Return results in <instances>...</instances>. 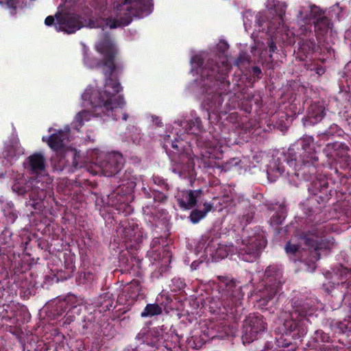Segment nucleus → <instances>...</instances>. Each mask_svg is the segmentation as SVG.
<instances>
[{
	"label": "nucleus",
	"instance_id": "nucleus-1",
	"mask_svg": "<svg viewBox=\"0 0 351 351\" xmlns=\"http://www.w3.org/2000/svg\"><path fill=\"white\" fill-rule=\"evenodd\" d=\"M96 50L103 55L101 60L85 58L84 63L90 68H101L105 76V85L102 90L86 89L82 97L88 101L93 108L92 113L97 117H108L112 120H118L122 114L123 121H127L128 115L122 112L125 104L124 98L117 94L122 90L119 80L113 78L114 72L118 66L116 63L118 49L108 33H104L102 38L95 45Z\"/></svg>",
	"mask_w": 351,
	"mask_h": 351
},
{
	"label": "nucleus",
	"instance_id": "nucleus-2",
	"mask_svg": "<svg viewBox=\"0 0 351 351\" xmlns=\"http://www.w3.org/2000/svg\"><path fill=\"white\" fill-rule=\"evenodd\" d=\"M300 147L292 146L278 158L269 171L279 176L285 173L295 176L298 180L314 182L317 179L318 156L315 149L314 138L306 136L299 141Z\"/></svg>",
	"mask_w": 351,
	"mask_h": 351
},
{
	"label": "nucleus",
	"instance_id": "nucleus-3",
	"mask_svg": "<svg viewBox=\"0 0 351 351\" xmlns=\"http://www.w3.org/2000/svg\"><path fill=\"white\" fill-rule=\"evenodd\" d=\"M230 65L227 60L219 61V58H210L201 70L202 87L207 94L204 105L209 112H218L223 102V95L230 91L228 80Z\"/></svg>",
	"mask_w": 351,
	"mask_h": 351
},
{
	"label": "nucleus",
	"instance_id": "nucleus-4",
	"mask_svg": "<svg viewBox=\"0 0 351 351\" xmlns=\"http://www.w3.org/2000/svg\"><path fill=\"white\" fill-rule=\"evenodd\" d=\"M311 306L302 299H293L291 308L288 310L286 317L280 320L276 328V343L278 347L287 348L292 344L293 340L300 339L307 333L308 322L307 316L311 315Z\"/></svg>",
	"mask_w": 351,
	"mask_h": 351
},
{
	"label": "nucleus",
	"instance_id": "nucleus-5",
	"mask_svg": "<svg viewBox=\"0 0 351 351\" xmlns=\"http://www.w3.org/2000/svg\"><path fill=\"white\" fill-rule=\"evenodd\" d=\"M300 244L287 242L285 250L287 254L300 252V261L315 269L316 262L320 258L321 252L326 254L334 245L332 237L326 236L317 230L303 232L299 234Z\"/></svg>",
	"mask_w": 351,
	"mask_h": 351
},
{
	"label": "nucleus",
	"instance_id": "nucleus-6",
	"mask_svg": "<svg viewBox=\"0 0 351 351\" xmlns=\"http://www.w3.org/2000/svg\"><path fill=\"white\" fill-rule=\"evenodd\" d=\"M221 306L219 313L231 315L234 319L241 316L244 308V292L242 286L236 280L226 276H217Z\"/></svg>",
	"mask_w": 351,
	"mask_h": 351
},
{
	"label": "nucleus",
	"instance_id": "nucleus-7",
	"mask_svg": "<svg viewBox=\"0 0 351 351\" xmlns=\"http://www.w3.org/2000/svg\"><path fill=\"white\" fill-rule=\"evenodd\" d=\"M152 0H124L116 7L115 17L108 18L106 25L111 29L128 25L133 17H143L153 10Z\"/></svg>",
	"mask_w": 351,
	"mask_h": 351
},
{
	"label": "nucleus",
	"instance_id": "nucleus-8",
	"mask_svg": "<svg viewBox=\"0 0 351 351\" xmlns=\"http://www.w3.org/2000/svg\"><path fill=\"white\" fill-rule=\"evenodd\" d=\"M238 255L245 262L252 263L261 256L267 245L265 232L259 226L243 229L240 241L237 240Z\"/></svg>",
	"mask_w": 351,
	"mask_h": 351
},
{
	"label": "nucleus",
	"instance_id": "nucleus-9",
	"mask_svg": "<svg viewBox=\"0 0 351 351\" xmlns=\"http://www.w3.org/2000/svg\"><path fill=\"white\" fill-rule=\"evenodd\" d=\"M46 187L47 184L40 181L38 177L27 180L21 176L14 180L12 190L18 195L23 197L28 194L29 200L27 205L40 211L44 207L43 200L47 197Z\"/></svg>",
	"mask_w": 351,
	"mask_h": 351
},
{
	"label": "nucleus",
	"instance_id": "nucleus-10",
	"mask_svg": "<svg viewBox=\"0 0 351 351\" xmlns=\"http://www.w3.org/2000/svg\"><path fill=\"white\" fill-rule=\"evenodd\" d=\"M286 4L275 0L268 1L267 10L259 12L256 16V23L260 27L259 30H265L274 34L280 27L284 21L286 12Z\"/></svg>",
	"mask_w": 351,
	"mask_h": 351
},
{
	"label": "nucleus",
	"instance_id": "nucleus-11",
	"mask_svg": "<svg viewBox=\"0 0 351 351\" xmlns=\"http://www.w3.org/2000/svg\"><path fill=\"white\" fill-rule=\"evenodd\" d=\"M283 282L281 269L276 265L268 266L265 271L262 288L256 293L259 304L267 306L278 293Z\"/></svg>",
	"mask_w": 351,
	"mask_h": 351
},
{
	"label": "nucleus",
	"instance_id": "nucleus-12",
	"mask_svg": "<svg viewBox=\"0 0 351 351\" xmlns=\"http://www.w3.org/2000/svg\"><path fill=\"white\" fill-rule=\"evenodd\" d=\"M184 141L175 138L171 145L168 156L173 163V172L180 176L186 171L192 160L189 154L184 149Z\"/></svg>",
	"mask_w": 351,
	"mask_h": 351
},
{
	"label": "nucleus",
	"instance_id": "nucleus-13",
	"mask_svg": "<svg viewBox=\"0 0 351 351\" xmlns=\"http://www.w3.org/2000/svg\"><path fill=\"white\" fill-rule=\"evenodd\" d=\"M267 328V323L260 314H250L244 321L242 341L243 344L250 343L256 339L257 335Z\"/></svg>",
	"mask_w": 351,
	"mask_h": 351
},
{
	"label": "nucleus",
	"instance_id": "nucleus-14",
	"mask_svg": "<svg viewBox=\"0 0 351 351\" xmlns=\"http://www.w3.org/2000/svg\"><path fill=\"white\" fill-rule=\"evenodd\" d=\"M123 160L121 154L112 153L97 157L96 159V165H98L105 176H114V178L116 180L117 179V173L123 167Z\"/></svg>",
	"mask_w": 351,
	"mask_h": 351
},
{
	"label": "nucleus",
	"instance_id": "nucleus-15",
	"mask_svg": "<svg viewBox=\"0 0 351 351\" xmlns=\"http://www.w3.org/2000/svg\"><path fill=\"white\" fill-rule=\"evenodd\" d=\"M312 31V24L305 22L299 29L298 53L306 58L315 51L317 44Z\"/></svg>",
	"mask_w": 351,
	"mask_h": 351
},
{
	"label": "nucleus",
	"instance_id": "nucleus-16",
	"mask_svg": "<svg viewBox=\"0 0 351 351\" xmlns=\"http://www.w3.org/2000/svg\"><path fill=\"white\" fill-rule=\"evenodd\" d=\"M56 16V29L67 34L75 33L82 27L80 16L73 13L58 14Z\"/></svg>",
	"mask_w": 351,
	"mask_h": 351
},
{
	"label": "nucleus",
	"instance_id": "nucleus-17",
	"mask_svg": "<svg viewBox=\"0 0 351 351\" xmlns=\"http://www.w3.org/2000/svg\"><path fill=\"white\" fill-rule=\"evenodd\" d=\"M163 326L154 327L147 331L141 330L136 337L139 345H147L148 346L158 349L164 343L162 341Z\"/></svg>",
	"mask_w": 351,
	"mask_h": 351
},
{
	"label": "nucleus",
	"instance_id": "nucleus-18",
	"mask_svg": "<svg viewBox=\"0 0 351 351\" xmlns=\"http://www.w3.org/2000/svg\"><path fill=\"white\" fill-rule=\"evenodd\" d=\"M137 178L134 174L133 170L128 169L125 171L121 178H119L121 184L113 192L112 195H119L120 197L117 201L123 202L125 201V196L130 194L136 185Z\"/></svg>",
	"mask_w": 351,
	"mask_h": 351
},
{
	"label": "nucleus",
	"instance_id": "nucleus-19",
	"mask_svg": "<svg viewBox=\"0 0 351 351\" xmlns=\"http://www.w3.org/2000/svg\"><path fill=\"white\" fill-rule=\"evenodd\" d=\"M58 160L55 163L57 170L63 171L69 167V171L82 167L79 163L80 156L75 149L65 152L63 154H60L58 156Z\"/></svg>",
	"mask_w": 351,
	"mask_h": 351
},
{
	"label": "nucleus",
	"instance_id": "nucleus-20",
	"mask_svg": "<svg viewBox=\"0 0 351 351\" xmlns=\"http://www.w3.org/2000/svg\"><path fill=\"white\" fill-rule=\"evenodd\" d=\"M326 115L325 107L320 101H313L307 109L304 124L313 125L320 122Z\"/></svg>",
	"mask_w": 351,
	"mask_h": 351
},
{
	"label": "nucleus",
	"instance_id": "nucleus-21",
	"mask_svg": "<svg viewBox=\"0 0 351 351\" xmlns=\"http://www.w3.org/2000/svg\"><path fill=\"white\" fill-rule=\"evenodd\" d=\"M143 232L138 225L135 223H129L123 230L122 239L125 243H132L131 246L140 244L143 241Z\"/></svg>",
	"mask_w": 351,
	"mask_h": 351
},
{
	"label": "nucleus",
	"instance_id": "nucleus-22",
	"mask_svg": "<svg viewBox=\"0 0 351 351\" xmlns=\"http://www.w3.org/2000/svg\"><path fill=\"white\" fill-rule=\"evenodd\" d=\"M27 169L32 173H38L45 168V158L40 152H36L27 157L24 163Z\"/></svg>",
	"mask_w": 351,
	"mask_h": 351
},
{
	"label": "nucleus",
	"instance_id": "nucleus-23",
	"mask_svg": "<svg viewBox=\"0 0 351 351\" xmlns=\"http://www.w3.org/2000/svg\"><path fill=\"white\" fill-rule=\"evenodd\" d=\"M202 193L201 190H189L182 192V197L178 198V204L180 208L189 210L197 204V198Z\"/></svg>",
	"mask_w": 351,
	"mask_h": 351
},
{
	"label": "nucleus",
	"instance_id": "nucleus-24",
	"mask_svg": "<svg viewBox=\"0 0 351 351\" xmlns=\"http://www.w3.org/2000/svg\"><path fill=\"white\" fill-rule=\"evenodd\" d=\"M66 301L69 305L67 312L65 315L66 320L64 323L70 324L73 322L75 315H80L82 310V302L79 300L74 295H70L66 297Z\"/></svg>",
	"mask_w": 351,
	"mask_h": 351
},
{
	"label": "nucleus",
	"instance_id": "nucleus-25",
	"mask_svg": "<svg viewBox=\"0 0 351 351\" xmlns=\"http://www.w3.org/2000/svg\"><path fill=\"white\" fill-rule=\"evenodd\" d=\"M339 275L341 280L339 288L344 298L351 300V269L342 267L339 269Z\"/></svg>",
	"mask_w": 351,
	"mask_h": 351
},
{
	"label": "nucleus",
	"instance_id": "nucleus-26",
	"mask_svg": "<svg viewBox=\"0 0 351 351\" xmlns=\"http://www.w3.org/2000/svg\"><path fill=\"white\" fill-rule=\"evenodd\" d=\"M315 35L317 38H322L328 32H332L333 24L331 20L327 17H322L313 22Z\"/></svg>",
	"mask_w": 351,
	"mask_h": 351
},
{
	"label": "nucleus",
	"instance_id": "nucleus-27",
	"mask_svg": "<svg viewBox=\"0 0 351 351\" xmlns=\"http://www.w3.org/2000/svg\"><path fill=\"white\" fill-rule=\"evenodd\" d=\"M114 298L112 294L106 292L97 297L95 302V307L99 313H104L110 311L113 308Z\"/></svg>",
	"mask_w": 351,
	"mask_h": 351
},
{
	"label": "nucleus",
	"instance_id": "nucleus-28",
	"mask_svg": "<svg viewBox=\"0 0 351 351\" xmlns=\"http://www.w3.org/2000/svg\"><path fill=\"white\" fill-rule=\"evenodd\" d=\"M68 136L67 132L59 130L49 136L47 144L51 149L58 151L64 147L65 141L68 139Z\"/></svg>",
	"mask_w": 351,
	"mask_h": 351
},
{
	"label": "nucleus",
	"instance_id": "nucleus-29",
	"mask_svg": "<svg viewBox=\"0 0 351 351\" xmlns=\"http://www.w3.org/2000/svg\"><path fill=\"white\" fill-rule=\"evenodd\" d=\"M213 204L205 202L203 204V208H195L192 210L189 217L190 221L193 224L198 223L202 219H204L207 214L213 209Z\"/></svg>",
	"mask_w": 351,
	"mask_h": 351
},
{
	"label": "nucleus",
	"instance_id": "nucleus-30",
	"mask_svg": "<svg viewBox=\"0 0 351 351\" xmlns=\"http://www.w3.org/2000/svg\"><path fill=\"white\" fill-rule=\"evenodd\" d=\"M162 341L164 343L162 347L165 348L167 350H173L178 348L180 342V337L174 332H166L163 330L162 332Z\"/></svg>",
	"mask_w": 351,
	"mask_h": 351
},
{
	"label": "nucleus",
	"instance_id": "nucleus-31",
	"mask_svg": "<svg viewBox=\"0 0 351 351\" xmlns=\"http://www.w3.org/2000/svg\"><path fill=\"white\" fill-rule=\"evenodd\" d=\"M256 105L260 107L261 101L259 99L255 97L252 94H246L241 100L240 107L241 109L247 113H250L252 110V107Z\"/></svg>",
	"mask_w": 351,
	"mask_h": 351
},
{
	"label": "nucleus",
	"instance_id": "nucleus-32",
	"mask_svg": "<svg viewBox=\"0 0 351 351\" xmlns=\"http://www.w3.org/2000/svg\"><path fill=\"white\" fill-rule=\"evenodd\" d=\"M182 127L188 134L198 135L203 130L201 119L196 117L184 123Z\"/></svg>",
	"mask_w": 351,
	"mask_h": 351
},
{
	"label": "nucleus",
	"instance_id": "nucleus-33",
	"mask_svg": "<svg viewBox=\"0 0 351 351\" xmlns=\"http://www.w3.org/2000/svg\"><path fill=\"white\" fill-rule=\"evenodd\" d=\"M349 147L344 143L337 142L336 150H335V159H342L345 164L348 166L351 162V158L348 155Z\"/></svg>",
	"mask_w": 351,
	"mask_h": 351
},
{
	"label": "nucleus",
	"instance_id": "nucleus-34",
	"mask_svg": "<svg viewBox=\"0 0 351 351\" xmlns=\"http://www.w3.org/2000/svg\"><path fill=\"white\" fill-rule=\"evenodd\" d=\"M162 313V307L157 303L147 304L141 313V317H152Z\"/></svg>",
	"mask_w": 351,
	"mask_h": 351
},
{
	"label": "nucleus",
	"instance_id": "nucleus-35",
	"mask_svg": "<svg viewBox=\"0 0 351 351\" xmlns=\"http://www.w3.org/2000/svg\"><path fill=\"white\" fill-rule=\"evenodd\" d=\"M341 132L340 127L335 124H331L328 129H326L324 132H319L317 134V137L319 138V141H328L329 138L336 134H338Z\"/></svg>",
	"mask_w": 351,
	"mask_h": 351
},
{
	"label": "nucleus",
	"instance_id": "nucleus-36",
	"mask_svg": "<svg viewBox=\"0 0 351 351\" xmlns=\"http://www.w3.org/2000/svg\"><path fill=\"white\" fill-rule=\"evenodd\" d=\"M90 113L88 110H82L78 112L75 117L73 124L74 127L79 130L84 123V121H87L90 119Z\"/></svg>",
	"mask_w": 351,
	"mask_h": 351
},
{
	"label": "nucleus",
	"instance_id": "nucleus-37",
	"mask_svg": "<svg viewBox=\"0 0 351 351\" xmlns=\"http://www.w3.org/2000/svg\"><path fill=\"white\" fill-rule=\"evenodd\" d=\"M285 219V209L281 206H279L278 210L271 216L270 219V224L272 226H277L282 223Z\"/></svg>",
	"mask_w": 351,
	"mask_h": 351
},
{
	"label": "nucleus",
	"instance_id": "nucleus-38",
	"mask_svg": "<svg viewBox=\"0 0 351 351\" xmlns=\"http://www.w3.org/2000/svg\"><path fill=\"white\" fill-rule=\"evenodd\" d=\"M128 291L131 293L130 297L133 299L137 298L141 291L140 281L136 279L132 280L128 284Z\"/></svg>",
	"mask_w": 351,
	"mask_h": 351
},
{
	"label": "nucleus",
	"instance_id": "nucleus-39",
	"mask_svg": "<svg viewBox=\"0 0 351 351\" xmlns=\"http://www.w3.org/2000/svg\"><path fill=\"white\" fill-rule=\"evenodd\" d=\"M69 308V305L66 301V298L64 302H59L57 304L53 311V315L54 316V318L58 319L59 317H60L65 311L67 312V309Z\"/></svg>",
	"mask_w": 351,
	"mask_h": 351
},
{
	"label": "nucleus",
	"instance_id": "nucleus-40",
	"mask_svg": "<svg viewBox=\"0 0 351 351\" xmlns=\"http://www.w3.org/2000/svg\"><path fill=\"white\" fill-rule=\"evenodd\" d=\"M337 142L328 143L326 147L323 149V153L325 156L330 160L335 159V150L337 147Z\"/></svg>",
	"mask_w": 351,
	"mask_h": 351
},
{
	"label": "nucleus",
	"instance_id": "nucleus-41",
	"mask_svg": "<svg viewBox=\"0 0 351 351\" xmlns=\"http://www.w3.org/2000/svg\"><path fill=\"white\" fill-rule=\"evenodd\" d=\"M310 8V16L313 19V21H316L317 19H319L320 18L325 17L324 12L318 6L315 5H311L309 7Z\"/></svg>",
	"mask_w": 351,
	"mask_h": 351
},
{
	"label": "nucleus",
	"instance_id": "nucleus-42",
	"mask_svg": "<svg viewBox=\"0 0 351 351\" xmlns=\"http://www.w3.org/2000/svg\"><path fill=\"white\" fill-rule=\"evenodd\" d=\"M313 339L318 343H327L330 341V337L328 333L322 330H317L314 333Z\"/></svg>",
	"mask_w": 351,
	"mask_h": 351
},
{
	"label": "nucleus",
	"instance_id": "nucleus-43",
	"mask_svg": "<svg viewBox=\"0 0 351 351\" xmlns=\"http://www.w3.org/2000/svg\"><path fill=\"white\" fill-rule=\"evenodd\" d=\"M171 282L172 283L171 286L172 287V291H180L183 289L186 286L184 281L180 278H173Z\"/></svg>",
	"mask_w": 351,
	"mask_h": 351
},
{
	"label": "nucleus",
	"instance_id": "nucleus-44",
	"mask_svg": "<svg viewBox=\"0 0 351 351\" xmlns=\"http://www.w3.org/2000/svg\"><path fill=\"white\" fill-rule=\"evenodd\" d=\"M153 181L154 184L160 186L162 189H165L166 191H169L171 188L165 180L158 176H154Z\"/></svg>",
	"mask_w": 351,
	"mask_h": 351
},
{
	"label": "nucleus",
	"instance_id": "nucleus-45",
	"mask_svg": "<svg viewBox=\"0 0 351 351\" xmlns=\"http://www.w3.org/2000/svg\"><path fill=\"white\" fill-rule=\"evenodd\" d=\"M152 195H153L154 200L155 202H161V203L165 202L168 197L167 195L165 194L162 192H160L159 191H156V190H154L153 191Z\"/></svg>",
	"mask_w": 351,
	"mask_h": 351
},
{
	"label": "nucleus",
	"instance_id": "nucleus-46",
	"mask_svg": "<svg viewBox=\"0 0 351 351\" xmlns=\"http://www.w3.org/2000/svg\"><path fill=\"white\" fill-rule=\"evenodd\" d=\"M174 140H173L170 135H165L163 138L162 141V147L165 149L166 153L168 154V152L171 150V145L173 143Z\"/></svg>",
	"mask_w": 351,
	"mask_h": 351
},
{
	"label": "nucleus",
	"instance_id": "nucleus-47",
	"mask_svg": "<svg viewBox=\"0 0 351 351\" xmlns=\"http://www.w3.org/2000/svg\"><path fill=\"white\" fill-rule=\"evenodd\" d=\"M197 143L199 146L205 147L206 148H213L214 147V145L212 141L204 139L203 136H199L197 138Z\"/></svg>",
	"mask_w": 351,
	"mask_h": 351
},
{
	"label": "nucleus",
	"instance_id": "nucleus-48",
	"mask_svg": "<svg viewBox=\"0 0 351 351\" xmlns=\"http://www.w3.org/2000/svg\"><path fill=\"white\" fill-rule=\"evenodd\" d=\"M96 320L95 314L90 313L88 316H85L83 319L84 324L83 325L84 328H88L89 326L93 324Z\"/></svg>",
	"mask_w": 351,
	"mask_h": 351
},
{
	"label": "nucleus",
	"instance_id": "nucleus-49",
	"mask_svg": "<svg viewBox=\"0 0 351 351\" xmlns=\"http://www.w3.org/2000/svg\"><path fill=\"white\" fill-rule=\"evenodd\" d=\"M18 218L17 212L14 210H11L6 215V219L8 223H14Z\"/></svg>",
	"mask_w": 351,
	"mask_h": 351
},
{
	"label": "nucleus",
	"instance_id": "nucleus-50",
	"mask_svg": "<svg viewBox=\"0 0 351 351\" xmlns=\"http://www.w3.org/2000/svg\"><path fill=\"white\" fill-rule=\"evenodd\" d=\"M249 62V57L246 53H240L239 56L235 60V64L237 66H240L241 64H243L245 62Z\"/></svg>",
	"mask_w": 351,
	"mask_h": 351
},
{
	"label": "nucleus",
	"instance_id": "nucleus-51",
	"mask_svg": "<svg viewBox=\"0 0 351 351\" xmlns=\"http://www.w3.org/2000/svg\"><path fill=\"white\" fill-rule=\"evenodd\" d=\"M252 75L255 79L259 80L261 78L262 71L259 66H252Z\"/></svg>",
	"mask_w": 351,
	"mask_h": 351
},
{
	"label": "nucleus",
	"instance_id": "nucleus-52",
	"mask_svg": "<svg viewBox=\"0 0 351 351\" xmlns=\"http://www.w3.org/2000/svg\"><path fill=\"white\" fill-rule=\"evenodd\" d=\"M313 70L318 75H323L325 71H326V69H325V67L323 66L321 64H316L315 65L314 68L313 69Z\"/></svg>",
	"mask_w": 351,
	"mask_h": 351
},
{
	"label": "nucleus",
	"instance_id": "nucleus-53",
	"mask_svg": "<svg viewBox=\"0 0 351 351\" xmlns=\"http://www.w3.org/2000/svg\"><path fill=\"white\" fill-rule=\"evenodd\" d=\"M267 47L271 53L276 52V51L277 50L276 44L271 39L268 40Z\"/></svg>",
	"mask_w": 351,
	"mask_h": 351
},
{
	"label": "nucleus",
	"instance_id": "nucleus-54",
	"mask_svg": "<svg viewBox=\"0 0 351 351\" xmlns=\"http://www.w3.org/2000/svg\"><path fill=\"white\" fill-rule=\"evenodd\" d=\"M191 60L192 62L196 63L197 66L199 68H201L204 64V60L200 56H195Z\"/></svg>",
	"mask_w": 351,
	"mask_h": 351
},
{
	"label": "nucleus",
	"instance_id": "nucleus-55",
	"mask_svg": "<svg viewBox=\"0 0 351 351\" xmlns=\"http://www.w3.org/2000/svg\"><path fill=\"white\" fill-rule=\"evenodd\" d=\"M55 20L53 16H48L46 17L45 20V24L47 26H51L52 25H55Z\"/></svg>",
	"mask_w": 351,
	"mask_h": 351
},
{
	"label": "nucleus",
	"instance_id": "nucleus-56",
	"mask_svg": "<svg viewBox=\"0 0 351 351\" xmlns=\"http://www.w3.org/2000/svg\"><path fill=\"white\" fill-rule=\"evenodd\" d=\"M216 253L217 255L220 256L221 258H224L228 256V253L225 250L223 252V250L220 247L217 249Z\"/></svg>",
	"mask_w": 351,
	"mask_h": 351
},
{
	"label": "nucleus",
	"instance_id": "nucleus-57",
	"mask_svg": "<svg viewBox=\"0 0 351 351\" xmlns=\"http://www.w3.org/2000/svg\"><path fill=\"white\" fill-rule=\"evenodd\" d=\"M201 263H202V261H193V262L191 263V269H192V270H196V269L199 267V265H200Z\"/></svg>",
	"mask_w": 351,
	"mask_h": 351
},
{
	"label": "nucleus",
	"instance_id": "nucleus-58",
	"mask_svg": "<svg viewBox=\"0 0 351 351\" xmlns=\"http://www.w3.org/2000/svg\"><path fill=\"white\" fill-rule=\"evenodd\" d=\"M322 351H335L334 347L331 346L323 345L319 348Z\"/></svg>",
	"mask_w": 351,
	"mask_h": 351
},
{
	"label": "nucleus",
	"instance_id": "nucleus-59",
	"mask_svg": "<svg viewBox=\"0 0 351 351\" xmlns=\"http://www.w3.org/2000/svg\"><path fill=\"white\" fill-rule=\"evenodd\" d=\"M159 244H160V238H158V237H155L154 239H153V240L151 242L152 247H155Z\"/></svg>",
	"mask_w": 351,
	"mask_h": 351
},
{
	"label": "nucleus",
	"instance_id": "nucleus-60",
	"mask_svg": "<svg viewBox=\"0 0 351 351\" xmlns=\"http://www.w3.org/2000/svg\"><path fill=\"white\" fill-rule=\"evenodd\" d=\"M143 193L145 194V196L147 198H150L152 197V195L150 194V193L145 188L143 189Z\"/></svg>",
	"mask_w": 351,
	"mask_h": 351
},
{
	"label": "nucleus",
	"instance_id": "nucleus-61",
	"mask_svg": "<svg viewBox=\"0 0 351 351\" xmlns=\"http://www.w3.org/2000/svg\"><path fill=\"white\" fill-rule=\"evenodd\" d=\"M167 269V267L165 266V267H162L158 269V272L160 273V275L162 276V273L163 271H165Z\"/></svg>",
	"mask_w": 351,
	"mask_h": 351
},
{
	"label": "nucleus",
	"instance_id": "nucleus-62",
	"mask_svg": "<svg viewBox=\"0 0 351 351\" xmlns=\"http://www.w3.org/2000/svg\"><path fill=\"white\" fill-rule=\"evenodd\" d=\"M320 185L322 186V187H326L327 188L328 186V183L326 182H324L323 184H320Z\"/></svg>",
	"mask_w": 351,
	"mask_h": 351
},
{
	"label": "nucleus",
	"instance_id": "nucleus-63",
	"mask_svg": "<svg viewBox=\"0 0 351 351\" xmlns=\"http://www.w3.org/2000/svg\"><path fill=\"white\" fill-rule=\"evenodd\" d=\"M69 267H70V268H71V269H72V268H73V264H72V263L69 264Z\"/></svg>",
	"mask_w": 351,
	"mask_h": 351
},
{
	"label": "nucleus",
	"instance_id": "nucleus-64",
	"mask_svg": "<svg viewBox=\"0 0 351 351\" xmlns=\"http://www.w3.org/2000/svg\"><path fill=\"white\" fill-rule=\"evenodd\" d=\"M43 141H45V136L43 137Z\"/></svg>",
	"mask_w": 351,
	"mask_h": 351
}]
</instances>
